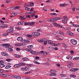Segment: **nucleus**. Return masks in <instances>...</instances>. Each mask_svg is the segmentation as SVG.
<instances>
[{"instance_id": "nucleus-21", "label": "nucleus", "mask_w": 79, "mask_h": 79, "mask_svg": "<svg viewBox=\"0 0 79 79\" xmlns=\"http://www.w3.org/2000/svg\"><path fill=\"white\" fill-rule=\"evenodd\" d=\"M15 67L16 68H19L20 66L19 64H16L15 65Z\"/></svg>"}, {"instance_id": "nucleus-29", "label": "nucleus", "mask_w": 79, "mask_h": 79, "mask_svg": "<svg viewBox=\"0 0 79 79\" xmlns=\"http://www.w3.org/2000/svg\"><path fill=\"white\" fill-rule=\"evenodd\" d=\"M62 46H63L64 47H65V48H66V47H67V46L66 45V44L64 43H62Z\"/></svg>"}, {"instance_id": "nucleus-10", "label": "nucleus", "mask_w": 79, "mask_h": 79, "mask_svg": "<svg viewBox=\"0 0 79 79\" xmlns=\"http://www.w3.org/2000/svg\"><path fill=\"white\" fill-rule=\"evenodd\" d=\"M60 6H62V7H64V6H67V4H60Z\"/></svg>"}, {"instance_id": "nucleus-58", "label": "nucleus", "mask_w": 79, "mask_h": 79, "mask_svg": "<svg viewBox=\"0 0 79 79\" xmlns=\"http://www.w3.org/2000/svg\"><path fill=\"white\" fill-rule=\"evenodd\" d=\"M31 73L29 71V72H26L25 73V74H29V73Z\"/></svg>"}, {"instance_id": "nucleus-44", "label": "nucleus", "mask_w": 79, "mask_h": 79, "mask_svg": "<svg viewBox=\"0 0 79 79\" xmlns=\"http://www.w3.org/2000/svg\"><path fill=\"white\" fill-rule=\"evenodd\" d=\"M34 63L37 64H40V63L37 62V61H35L34 62Z\"/></svg>"}, {"instance_id": "nucleus-64", "label": "nucleus", "mask_w": 79, "mask_h": 79, "mask_svg": "<svg viewBox=\"0 0 79 79\" xmlns=\"http://www.w3.org/2000/svg\"><path fill=\"white\" fill-rule=\"evenodd\" d=\"M30 11H34V8L32 7L30 10Z\"/></svg>"}, {"instance_id": "nucleus-42", "label": "nucleus", "mask_w": 79, "mask_h": 79, "mask_svg": "<svg viewBox=\"0 0 79 79\" xmlns=\"http://www.w3.org/2000/svg\"><path fill=\"white\" fill-rule=\"evenodd\" d=\"M60 76H61V77H65V76H66V75H65L63 74H60Z\"/></svg>"}, {"instance_id": "nucleus-50", "label": "nucleus", "mask_w": 79, "mask_h": 79, "mask_svg": "<svg viewBox=\"0 0 79 79\" xmlns=\"http://www.w3.org/2000/svg\"><path fill=\"white\" fill-rule=\"evenodd\" d=\"M70 71H73L74 72H74V69H71L70 70Z\"/></svg>"}, {"instance_id": "nucleus-60", "label": "nucleus", "mask_w": 79, "mask_h": 79, "mask_svg": "<svg viewBox=\"0 0 79 79\" xmlns=\"http://www.w3.org/2000/svg\"><path fill=\"white\" fill-rule=\"evenodd\" d=\"M4 42H6V41H7V40L6 39H4L2 40V41Z\"/></svg>"}, {"instance_id": "nucleus-2", "label": "nucleus", "mask_w": 79, "mask_h": 79, "mask_svg": "<svg viewBox=\"0 0 79 79\" xmlns=\"http://www.w3.org/2000/svg\"><path fill=\"white\" fill-rule=\"evenodd\" d=\"M31 34L33 36H35V37H37L40 35V33L37 32L33 31V32Z\"/></svg>"}, {"instance_id": "nucleus-25", "label": "nucleus", "mask_w": 79, "mask_h": 79, "mask_svg": "<svg viewBox=\"0 0 79 79\" xmlns=\"http://www.w3.org/2000/svg\"><path fill=\"white\" fill-rule=\"evenodd\" d=\"M27 47L28 48H33V45H30L28 46H27Z\"/></svg>"}, {"instance_id": "nucleus-12", "label": "nucleus", "mask_w": 79, "mask_h": 79, "mask_svg": "<svg viewBox=\"0 0 79 79\" xmlns=\"http://www.w3.org/2000/svg\"><path fill=\"white\" fill-rule=\"evenodd\" d=\"M22 60L23 61H29V59L27 57H24L22 59Z\"/></svg>"}, {"instance_id": "nucleus-23", "label": "nucleus", "mask_w": 79, "mask_h": 79, "mask_svg": "<svg viewBox=\"0 0 79 79\" xmlns=\"http://www.w3.org/2000/svg\"><path fill=\"white\" fill-rule=\"evenodd\" d=\"M48 54L47 52H44L43 53V55L44 56H46Z\"/></svg>"}, {"instance_id": "nucleus-24", "label": "nucleus", "mask_w": 79, "mask_h": 79, "mask_svg": "<svg viewBox=\"0 0 79 79\" xmlns=\"http://www.w3.org/2000/svg\"><path fill=\"white\" fill-rule=\"evenodd\" d=\"M19 66H24L25 65V64L23 63H19Z\"/></svg>"}, {"instance_id": "nucleus-35", "label": "nucleus", "mask_w": 79, "mask_h": 79, "mask_svg": "<svg viewBox=\"0 0 79 79\" xmlns=\"http://www.w3.org/2000/svg\"><path fill=\"white\" fill-rule=\"evenodd\" d=\"M55 20H60V17H55Z\"/></svg>"}, {"instance_id": "nucleus-61", "label": "nucleus", "mask_w": 79, "mask_h": 79, "mask_svg": "<svg viewBox=\"0 0 79 79\" xmlns=\"http://www.w3.org/2000/svg\"><path fill=\"white\" fill-rule=\"evenodd\" d=\"M8 55V53L6 52H5V54H4V56H7Z\"/></svg>"}, {"instance_id": "nucleus-37", "label": "nucleus", "mask_w": 79, "mask_h": 79, "mask_svg": "<svg viewBox=\"0 0 79 79\" xmlns=\"http://www.w3.org/2000/svg\"><path fill=\"white\" fill-rule=\"evenodd\" d=\"M31 53V54H34L35 53L36 51H31V52H30Z\"/></svg>"}, {"instance_id": "nucleus-36", "label": "nucleus", "mask_w": 79, "mask_h": 79, "mask_svg": "<svg viewBox=\"0 0 79 79\" xmlns=\"http://www.w3.org/2000/svg\"><path fill=\"white\" fill-rule=\"evenodd\" d=\"M4 26L2 28H5L7 27V24H5L4 25Z\"/></svg>"}, {"instance_id": "nucleus-28", "label": "nucleus", "mask_w": 79, "mask_h": 79, "mask_svg": "<svg viewBox=\"0 0 79 79\" xmlns=\"http://www.w3.org/2000/svg\"><path fill=\"white\" fill-rule=\"evenodd\" d=\"M47 41L48 42L49 44H50V45H51V44L53 43L52 41H51L50 40H47Z\"/></svg>"}, {"instance_id": "nucleus-19", "label": "nucleus", "mask_w": 79, "mask_h": 79, "mask_svg": "<svg viewBox=\"0 0 79 79\" xmlns=\"http://www.w3.org/2000/svg\"><path fill=\"white\" fill-rule=\"evenodd\" d=\"M5 65L3 64H0V68H3V67H5Z\"/></svg>"}, {"instance_id": "nucleus-59", "label": "nucleus", "mask_w": 79, "mask_h": 79, "mask_svg": "<svg viewBox=\"0 0 79 79\" xmlns=\"http://www.w3.org/2000/svg\"><path fill=\"white\" fill-rule=\"evenodd\" d=\"M30 49H27V48L26 49V51H27V52H30Z\"/></svg>"}, {"instance_id": "nucleus-39", "label": "nucleus", "mask_w": 79, "mask_h": 79, "mask_svg": "<svg viewBox=\"0 0 79 79\" xmlns=\"http://www.w3.org/2000/svg\"><path fill=\"white\" fill-rule=\"evenodd\" d=\"M6 44H1V45H2V47H5L6 48Z\"/></svg>"}, {"instance_id": "nucleus-7", "label": "nucleus", "mask_w": 79, "mask_h": 79, "mask_svg": "<svg viewBox=\"0 0 79 79\" xmlns=\"http://www.w3.org/2000/svg\"><path fill=\"white\" fill-rule=\"evenodd\" d=\"M50 73H51L50 74V76H56V73H55V70H51Z\"/></svg>"}, {"instance_id": "nucleus-15", "label": "nucleus", "mask_w": 79, "mask_h": 79, "mask_svg": "<svg viewBox=\"0 0 79 79\" xmlns=\"http://www.w3.org/2000/svg\"><path fill=\"white\" fill-rule=\"evenodd\" d=\"M15 77L17 79H21V77L19 75L15 76Z\"/></svg>"}, {"instance_id": "nucleus-53", "label": "nucleus", "mask_w": 79, "mask_h": 79, "mask_svg": "<svg viewBox=\"0 0 79 79\" xmlns=\"http://www.w3.org/2000/svg\"><path fill=\"white\" fill-rule=\"evenodd\" d=\"M26 45V44L24 43L20 44V46H22V45Z\"/></svg>"}, {"instance_id": "nucleus-6", "label": "nucleus", "mask_w": 79, "mask_h": 79, "mask_svg": "<svg viewBox=\"0 0 79 79\" xmlns=\"http://www.w3.org/2000/svg\"><path fill=\"white\" fill-rule=\"evenodd\" d=\"M70 42L71 43V44H72L75 45H76L77 44V40H75L71 39L70 40Z\"/></svg>"}, {"instance_id": "nucleus-51", "label": "nucleus", "mask_w": 79, "mask_h": 79, "mask_svg": "<svg viewBox=\"0 0 79 79\" xmlns=\"http://www.w3.org/2000/svg\"><path fill=\"white\" fill-rule=\"evenodd\" d=\"M26 18H31V15H27L26 16Z\"/></svg>"}, {"instance_id": "nucleus-56", "label": "nucleus", "mask_w": 79, "mask_h": 79, "mask_svg": "<svg viewBox=\"0 0 79 79\" xmlns=\"http://www.w3.org/2000/svg\"><path fill=\"white\" fill-rule=\"evenodd\" d=\"M11 16H15V13H12L11 14Z\"/></svg>"}, {"instance_id": "nucleus-16", "label": "nucleus", "mask_w": 79, "mask_h": 79, "mask_svg": "<svg viewBox=\"0 0 79 79\" xmlns=\"http://www.w3.org/2000/svg\"><path fill=\"white\" fill-rule=\"evenodd\" d=\"M22 69H23V71H24V70H25L26 71H28V69L27 68V67H26L24 68L23 67L22 68Z\"/></svg>"}, {"instance_id": "nucleus-26", "label": "nucleus", "mask_w": 79, "mask_h": 79, "mask_svg": "<svg viewBox=\"0 0 79 79\" xmlns=\"http://www.w3.org/2000/svg\"><path fill=\"white\" fill-rule=\"evenodd\" d=\"M79 60V57H75L73 58V60Z\"/></svg>"}, {"instance_id": "nucleus-22", "label": "nucleus", "mask_w": 79, "mask_h": 79, "mask_svg": "<svg viewBox=\"0 0 79 79\" xmlns=\"http://www.w3.org/2000/svg\"><path fill=\"white\" fill-rule=\"evenodd\" d=\"M53 48L52 47H51L50 46H49V47L47 49V50H48V51L49 52H50L51 51L50 50V49L51 48Z\"/></svg>"}, {"instance_id": "nucleus-52", "label": "nucleus", "mask_w": 79, "mask_h": 79, "mask_svg": "<svg viewBox=\"0 0 79 79\" xmlns=\"http://www.w3.org/2000/svg\"><path fill=\"white\" fill-rule=\"evenodd\" d=\"M13 48V47L12 46H11V45H10L8 49H9V48Z\"/></svg>"}, {"instance_id": "nucleus-38", "label": "nucleus", "mask_w": 79, "mask_h": 79, "mask_svg": "<svg viewBox=\"0 0 79 79\" xmlns=\"http://www.w3.org/2000/svg\"><path fill=\"white\" fill-rule=\"evenodd\" d=\"M69 35H70V36H73L74 35V34L73 33L71 32H70L69 33Z\"/></svg>"}, {"instance_id": "nucleus-55", "label": "nucleus", "mask_w": 79, "mask_h": 79, "mask_svg": "<svg viewBox=\"0 0 79 79\" xmlns=\"http://www.w3.org/2000/svg\"><path fill=\"white\" fill-rule=\"evenodd\" d=\"M20 18L21 19H23V20H24V17L22 16H20Z\"/></svg>"}, {"instance_id": "nucleus-62", "label": "nucleus", "mask_w": 79, "mask_h": 79, "mask_svg": "<svg viewBox=\"0 0 79 79\" xmlns=\"http://www.w3.org/2000/svg\"><path fill=\"white\" fill-rule=\"evenodd\" d=\"M0 73H3V70L0 69Z\"/></svg>"}, {"instance_id": "nucleus-11", "label": "nucleus", "mask_w": 79, "mask_h": 79, "mask_svg": "<svg viewBox=\"0 0 79 79\" xmlns=\"http://www.w3.org/2000/svg\"><path fill=\"white\" fill-rule=\"evenodd\" d=\"M15 29L17 31H22V30H23V29L22 27H16Z\"/></svg>"}, {"instance_id": "nucleus-18", "label": "nucleus", "mask_w": 79, "mask_h": 79, "mask_svg": "<svg viewBox=\"0 0 79 79\" xmlns=\"http://www.w3.org/2000/svg\"><path fill=\"white\" fill-rule=\"evenodd\" d=\"M51 45H52L53 46H55V47H57L58 46V45L56 43H52L51 44Z\"/></svg>"}, {"instance_id": "nucleus-63", "label": "nucleus", "mask_w": 79, "mask_h": 79, "mask_svg": "<svg viewBox=\"0 0 79 79\" xmlns=\"http://www.w3.org/2000/svg\"><path fill=\"white\" fill-rule=\"evenodd\" d=\"M16 50H17V51H20V48H16Z\"/></svg>"}, {"instance_id": "nucleus-3", "label": "nucleus", "mask_w": 79, "mask_h": 79, "mask_svg": "<svg viewBox=\"0 0 79 79\" xmlns=\"http://www.w3.org/2000/svg\"><path fill=\"white\" fill-rule=\"evenodd\" d=\"M14 30V29L13 28V27H11L7 30L6 31V32L7 33H9L10 32L13 33V32Z\"/></svg>"}, {"instance_id": "nucleus-45", "label": "nucleus", "mask_w": 79, "mask_h": 79, "mask_svg": "<svg viewBox=\"0 0 79 79\" xmlns=\"http://www.w3.org/2000/svg\"><path fill=\"white\" fill-rule=\"evenodd\" d=\"M51 15H54V16H56V14L55 13H53L51 14Z\"/></svg>"}, {"instance_id": "nucleus-46", "label": "nucleus", "mask_w": 79, "mask_h": 79, "mask_svg": "<svg viewBox=\"0 0 79 79\" xmlns=\"http://www.w3.org/2000/svg\"><path fill=\"white\" fill-rule=\"evenodd\" d=\"M24 26H27L28 25H29V23L27 22H25V24H24Z\"/></svg>"}, {"instance_id": "nucleus-5", "label": "nucleus", "mask_w": 79, "mask_h": 79, "mask_svg": "<svg viewBox=\"0 0 79 79\" xmlns=\"http://www.w3.org/2000/svg\"><path fill=\"white\" fill-rule=\"evenodd\" d=\"M67 63L69 65H68L67 66L68 68H73V67H74L73 63L71 61L67 62Z\"/></svg>"}, {"instance_id": "nucleus-30", "label": "nucleus", "mask_w": 79, "mask_h": 79, "mask_svg": "<svg viewBox=\"0 0 79 79\" xmlns=\"http://www.w3.org/2000/svg\"><path fill=\"white\" fill-rule=\"evenodd\" d=\"M35 24V23L34 22L30 23V26H33V25H34V24Z\"/></svg>"}, {"instance_id": "nucleus-32", "label": "nucleus", "mask_w": 79, "mask_h": 79, "mask_svg": "<svg viewBox=\"0 0 79 79\" xmlns=\"http://www.w3.org/2000/svg\"><path fill=\"white\" fill-rule=\"evenodd\" d=\"M1 76H2L3 77H5L7 76L6 75L3 73L1 74Z\"/></svg>"}, {"instance_id": "nucleus-48", "label": "nucleus", "mask_w": 79, "mask_h": 79, "mask_svg": "<svg viewBox=\"0 0 79 79\" xmlns=\"http://www.w3.org/2000/svg\"><path fill=\"white\" fill-rule=\"evenodd\" d=\"M5 52H2L1 53V54L2 55H3V56H4L5 55Z\"/></svg>"}, {"instance_id": "nucleus-17", "label": "nucleus", "mask_w": 79, "mask_h": 79, "mask_svg": "<svg viewBox=\"0 0 79 79\" xmlns=\"http://www.w3.org/2000/svg\"><path fill=\"white\" fill-rule=\"evenodd\" d=\"M10 44H6V48H9V47H10Z\"/></svg>"}, {"instance_id": "nucleus-9", "label": "nucleus", "mask_w": 79, "mask_h": 79, "mask_svg": "<svg viewBox=\"0 0 79 79\" xmlns=\"http://www.w3.org/2000/svg\"><path fill=\"white\" fill-rule=\"evenodd\" d=\"M53 25L55 26H56V27H60V28H62L63 27L62 26H61L59 24H57L56 23H53Z\"/></svg>"}, {"instance_id": "nucleus-47", "label": "nucleus", "mask_w": 79, "mask_h": 79, "mask_svg": "<svg viewBox=\"0 0 79 79\" xmlns=\"http://www.w3.org/2000/svg\"><path fill=\"white\" fill-rule=\"evenodd\" d=\"M73 27H78V25L77 24H74Z\"/></svg>"}, {"instance_id": "nucleus-4", "label": "nucleus", "mask_w": 79, "mask_h": 79, "mask_svg": "<svg viewBox=\"0 0 79 79\" xmlns=\"http://www.w3.org/2000/svg\"><path fill=\"white\" fill-rule=\"evenodd\" d=\"M67 18L68 17L66 16H64L62 19V22L64 24L67 23Z\"/></svg>"}, {"instance_id": "nucleus-8", "label": "nucleus", "mask_w": 79, "mask_h": 79, "mask_svg": "<svg viewBox=\"0 0 79 79\" xmlns=\"http://www.w3.org/2000/svg\"><path fill=\"white\" fill-rule=\"evenodd\" d=\"M17 40L19 42H22L23 41V38L21 37H18L17 39Z\"/></svg>"}, {"instance_id": "nucleus-41", "label": "nucleus", "mask_w": 79, "mask_h": 79, "mask_svg": "<svg viewBox=\"0 0 79 79\" xmlns=\"http://www.w3.org/2000/svg\"><path fill=\"white\" fill-rule=\"evenodd\" d=\"M8 51H9V52H13V49H12V48H9Z\"/></svg>"}, {"instance_id": "nucleus-13", "label": "nucleus", "mask_w": 79, "mask_h": 79, "mask_svg": "<svg viewBox=\"0 0 79 79\" xmlns=\"http://www.w3.org/2000/svg\"><path fill=\"white\" fill-rule=\"evenodd\" d=\"M56 20H55V17H54V18H52L50 19V22H55L56 21Z\"/></svg>"}, {"instance_id": "nucleus-49", "label": "nucleus", "mask_w": 79, "mask_h": 79, "mask_svg": "<svg viewBox=\"0 0 79 79\" xmlns=\"http://www.w3.org/2000/svg\"><path fill=\"white\" fill-rule=\"evenodd\" d=\"M25 9L26 10H30V8L29 7H26L25 8Z\"/></svg>"}, {"instance_id": "nucleus-43", "label": "nucleus", "mask_w": 79, "mask_h": 79, "mask_svg": "<svg viewBox=\"0 0 79 79\" xmlns=\"http://www.w3.org/2000/svg\"><path fill=\"white\" fill-rule=\"evenodd\" d=\"M26 37H32V35H26Z\"/></svg>"}, {"instance_id": "nucleus-14", "label": "nucleus", "mask_w": 79, "mask_h": 79, "mask_svg": "<svg viewBox=\"0 0 79 79\" xmlns=\"http://www.w3.org/2000/svg\"><path fill=\"white\" fill-rule=\"evenodd\" d=\"M22 41L23 42H25V43H29V42H30V41L27 40H24Z\"/></svg>"}, {"instance_id": "nucleus-40", "label": "nucleus", "mask_w": 79, "mask_h": 79, "mask_svg": "<svg viewBox=\"0 0 79 79\" xmlns=\"http://www.w3.org/2000/svg\"><path fill=\"white\" fill-rule=\"evenodd\" d=\"M17 24L19 25H22V21L19 22Z\"/></svg>"}, {"instance_id": "nucleus-1", "label": "nucleus", "mask_w": 79, "mask_h": 79, "mask_svg": "<svg viewBox=\"0 0 79 79\" xmlns=\"http://www.w3.org/2000/svg\"><path fill=\"white\" fill-rule=\"evenodd\" d=\"M45 38H41L40 39L38 40V41L39 42H40V43L43 42H44V45H47V44L48 41H47V40H45Z\"/></svg>"}, {"instance_id": "nucleus-33", "label": "nucleus", "mask_w": 79, "mask_h": 79, "mask_svg": "<svg viewBox=\"0 0 79 79\" xmlns=\"http://www.w3.org/2000/svg\"><path fill=\"white\" fill-rule=\"evenodd\" d=\"M70 77H75L76 75H70Z\"/></svg>"}, {"instance_id": "nucleus-34", "label": "nucleus", "mask_w": 79, "mask_h": 79, "mask_svg": "<svg viewBox=\"0 0 79 79\" xmlns=\"http://www.w3.org/2000/svg\"><path fill=\"white\" fill-rule=\"evenodd\" d=\"M6 60L7 61L10 62L12 60V59H6Z\"/></svg>"}, {"instance_id": "nucleus-31", "label": "nucleus", "mask_w": 79, "mask_h": 79, "mask_svg": "<svg viewBox=\"0 0 79 79\" xmlns=\"http://www.w3.org/2000/svg\"><path fill=\"white\" fill-rule=\"evenodd\" d=\"M31 6H34V3L33 2H30Z\"/></svg>"}, {"instance_id": "nucleus-57", "label": "nucleus", "mask_w": 79, "mask_h": 79, "mask_svg": "<svg viewBox=\"0 0 79 79\" xmlns=\"http://www.w3.org/2000/svg\"><path fill=\"white\" fill-rule=\"evenodd\" d=\"M60 34L61 35H64V33L62 31H60Z\"/></svg>"}, {"instance_id": "nucleus-54", "label": "nucleus", "mask_w": 79, "mask_h": 79, "mask_svg": "<svg viewBox=\"0 0 79 79\" xmlns=\"http://www.w3.org/2000/svg\"><path fill=\"white\" fill-rule=\"evenodd\" d=\"M3 64V60L0 61V64Z\"/></svg>"}, {"instance_id": "nucleus-20", "label": "nucleus", "mask_w": 79, "mask_h": 79, "mask_svg": "<svg viewBox=\"0 0 79 79\" xmlns=\"http://www.w3.org/2000/svg\"><path fill=\"white\" fill-rule=\"evenodd\" d=\"M11 67V65H7L5 67V69H10Z\"/></svg>"}, {"instance_id": "nucleus-27", "label": "nucleus", "mask_w": 79, "mask_h": 79, "mask_svg": "<svg viewBox=\"0 0 79 79\" xmlns=\"http://www.w3.org/2000/svg\"><path fill=\"white\" fill-rule=\"evenodd\" d=\"M70 58V60H71L72 59V57L70 56H68L66 57V58L67 59V60L69 59V58Z\"/></svg>"}]
</instances>
